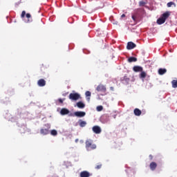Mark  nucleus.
I'll return each instance as SVG.
<instances>
[{
	"label": "nucleus",
	"instance_id": "f257e3e1",
	"mask_svg": "<svg viewBox=\"0 0 177 177\" xmlns=\"http://www.w3.org/2000/svg\"><path fill=\"white\" fill-rule=\"evenodd\" d=\"M86 149L87 151H91V150H95L96 149V145L93 144L92 140H86Z\"/></svg>",
	"mask_w": 177,
	"mask_h": 177
},
{
	"label": "nucleus",
	"instance_id": "f03ea898",
	"mask_svg": "<svg viewBox=\"0 0 177 177\" xmlns=\"http://www.w3.org/2000/svg\"><path fill=\"white\" fill-rule=\"evenodd\" d=\"M169 12H165L162 15V17H160L159 19L157 20V23L160 25L164 24L165 23V21L169 17Z\"/></svg>",
	"mask_w": 177,
	"mask_h": 177
},
{
	"label": "nucleus",
	"instance_id": "7ed1b4c3",
	"mask_svg": "<svg viewBox=\"0 0 177 177\" xmlns=\"http://www.w3.org/2000/svg\"><path fill=\"white\" fill-rule=\"evenodd\" d=\"M26 16V17L28 19V20L26 21V23H31V21H32V19H31V14L27 13L26 15V11L25 10L22 11L21 15V19H24V17Z\"/></svg>",
	"mask_w": 177,
	"mask_h": 177
},
{
	"label": "nucleus",
	"instance_id": "20e7f679",
	"mask_svg": "<svg viewBox=\"0 0 177 177\" xmlns=\"http://www.w3.org/2000/svg\"><path fill=\"white\" fill-rule=\"evenodd\" d=\"M70 100H78V99H80V97H81V95H80V94H78V93H70L69 96H68Z\"/></svg>",
	"mask_w": 177,
	"mask_h": 177
},
{
	"label": "nucleus",
	"instance_id": "39448f33",
	"mask_svg": "<svg viewBox=\"0 0 177 177\" xmlns=\"http://www.w3.org/2000/svg\"><path fill=\"white\" fill-rule=\"evenodd\" d=\"M96 91L97 92H106V86L103 84H99L96 88Z\"/></svg>",
	"mask_w": 177,
	"mask_h": 177
},
{
	"label": "nucleus",
	"instance_id": "423d86ee",
	"mask_svg": "<svg viewBox=\"0 0 177 177\" xmlns=\"http://www.w3.org/2000/svg\"><path fill=\"white\" fill-rule=\"evenodd\" d=\"M135 48H136V44H135L133 42L130 41L127 43V49H128V50H131Z\"/></svg>",
	"mask_w": 177,
	"mask_h": 177
},
{
	"label": "nucleus",
	"instance_id": "0eeeda50",
	"mask_svg": "<svg viewBox=\"0 0 177 177\" xmlns=\"http://www.w3.org/2000/svg\"><path fill=\"white\" fill-rule=\"evenodd\" d=\"M93 132H94V133L99 134L102 132V129H100V127L99 126H94L93 127Z\"/></svg>",
	"mask_w": 177,
	"mask_h": 177
},
{
	"label": "nucleus",
	"instance_id": "6e6552de",
	"mask_svg": "<svg viewBox=\"0 0 177 177\" xmlns=\"http://www.w3.org/2000/svg\"><path fill=\"white\" fill-rule=\"evenodd\" d=\"M37 85L38 86H45L46 85V81L44 79H40L37 81Z\"/></svg>",
	"mask_w": 177,
	"mask_h": 177
},
{
	"label": "nucleus",
	"instance_id": "1a4fd4ad",
	"mask_svg": "<svg viewBox=\"0 0 177 177\" xmlns=\"http://www.w3.org/2000/svg\"><path fill=\"white\" fill-rule=\"evenodd\" d=\"M86 114V113L84 111H76L74 113V115L76 117H80V118L85 117Z\"/></svg>",
	"mask_w": 177,
	"mask_h": 177
},
{
	"label": "nucleus",
	"instance_id": "9d476101",
	"mask_svg": "<svg viewBox=\"0 0 177 177\" xmlns=\"http://www.w3.org/2000/svg\"><path fill=\"white\" fill-rule=\"evenodd\" d=\"M92 176V174L87 171H83L80 172V177H89Z\"/></svg>",
	"mask_w": 177,
	"mask_h": 177
},
{
	"label": "nucleus",
	"instance_id": "9b49d317",
	"mask_svg": "<svg viewBox=\"0 0 177 177\" xmlns=\"http://www.w3.org/2000/svg\"><path fill=\"white\" fill-rule=\"evenodd\" d=\"M133 70L135 73H140L141 71H143V68L140 66H134Z\"/></svg>",
	"mask_w": 177,
	"mask_h": 177
},
{
	"label": "nucleus",
	"instance_id": "f8f14e48",
	"mask_svg": "<svg viewBox=\"0 0 177 177\" xmlns=\"http://www.w3.org/2000/svg\"><path fill=\"white\" fill-rule=\"evenodd\" d=\"M69 113H70V111L66 108H63L60 111V114L62 115H66V114H69Z\"/></svg>",
	"mask_w": 177,
	"mask_h": 177
},
{
	"label": "nucleus",
	"instance_id": "ddd939ff",
	"mask_svg": "<svg viewBox=\"0 0 177 177\" xmlns=\"http://www.w3.org/2000/svg\"><path fill=\"white\" fill-rule=\"evenodd\" d=\"M149 168L151 171H156V169L157 168V164L156 162H151L149 165Z\"/></svg>",
	"mask_w": 177,
	"mask_h": 177
},
{
	"label": "nucleus",
	"instance_id": "4468645a",
	"mask_svg": "<svg viewBox=\"0 0 177 177\" xmlns=\"http://www.w3.org/2000/svg\"><path fill=\"white\" fill-rule=\"evenodd\" d=\"M40 133L41 135H48V134H49V129H41Z\"/></svg>",
	"mask_w": 177,
	"mask_h": 177
},
{
	"label": "nucleus",
	"instance_id": "2eb2a0df",
	"mask_svg": "<svg viewBox=\"0 0 177 177\" xmlns=\"http://www.w3.org/2000/svg\"><path fill=\"white\" fill-rule=\"evenodd\" d=\"M133 112H134L135 115H136L137 117H139V115H142V111H140V109H139L138 108H136L134 109Z\"/></svg>",
	"mask_w": 177,
	"mask_h": 177
},
{
	"label": "nucleus",
	"instance_id": "dca6fc26",
	"mask_svg": "<svg viewBox=\"0 0 177 177\" xmlns=\"http://www.w3.org/2000/svg\"><path fill=\"white\" fill-rule=\"evenodd\" d=\"M77 106L79 109H84L85 108V104H84V102H77Z\"/></svg>",
	"mask_w": 177,
	"mask_h": 177
},
{
	"label": "nucleus",
	"instance_id": "f3484780",
	"mask_svg": "<svg viewBox=\"0 0 177 177\" xmlns=\"http://www.w3.org/2000/svg\"><path fill=\"white\" fill-rule=\"evenodd\" d=\"M165 73H167V69H165V68H159L158 74L160 75H164V74H165Z\"/></svg>",
	"mask_w": 177,
	"mask_h": 177
},
{
	"label": "nucleus",
	"instance_id": "a211bd4d",
	"mask_svg": "<svg viewBox=\"0 0 177 177\" xmlns=\"http://www.w3.org/2000/svg\"><path fill=\"white\" fill-rule=\"evenodd\" d=\"M135 62H138V59L135 57H131L128 59V62L129 63H133Z\"/></svg>",
	"mask_w": 177,
	"mask_h": 177
},
{
	"label": "nucleus",
	"instance_id": "6ab92c4d",
	"mask_svg": "<svg viewBox=\"0 0 177 177\" xmlns=\"http://www.w3.org/2000/svg\"><path fill=\"white\" fill-rule=\"evenodd\" d=\"M91 91H86L85 95L87 97L86 99H87L88 102H89L91 100Z\"/></svg>",
	"mask_w": 177,
	"mask_h": 177
},
{
	"label": "nucleus",
	"instance_id": "aec40b11",
	"mask_svg": "<svg viewBox=\"0 0 177 177\" xmlns=\"http://www.w3.org/2000/svg\"><path fill=\"white\" fill-rule=\"evenodd\" d=\"M79 125H80V127H81V128H84V127H85L86 125V122L82 121L80 120Z\"/></svg>",
	"mask_w": 177,
	"mask_h": 177
},
{
	"label": "nucleus",
	"instance_id": "412c9836",
	"mask_svg": "<svg viewBox=\"0 0 177 177\" xmlns=\"http://www.w3.org/2000/svg\"><path fill=\"white\" fill-rule=\"evenodd\" d=\"M171 85H172V88H177V80H172L171 81Z\"/></svg>",
	"mask_w": 177,
	"mask_h": 177
},
{
	"label": "nucleus",
	"instance_id": "4be33fe9",
	"mask_svg": "<svg viewBox=\"0 0 177 177\" xmlns=\"http://www.w3.org/2000/svg\"><path fill=\"white\" fill-rule=\"evenodd\" d=\"M131 18L133 21H136V19H138V12L133 14Z\"/></svg>",
	"mask_w": 177,
	"mask_h": 177
},
{
	"label": "nucleus",
	"instance_id": "5701e85b",
	"mask_svg": "<svg viewBox=\"0 0 177 177\" xmlns=\"http://www.w3.org/2000/svg\"><path fill=\"white\" fill-rule=\"evenodd\" d=\"M50 135H52L53 136H57V131H56L55 129L51 130Z\"/></svg>",
	"mask_w": 177,
	"mask_h": 177
},
{
	"label": "nucleus",
	"instance_id": "b1692460",
	"mask_svg": "<svg viewBox=\"0 0 177 177\" xmlns=\"http://www.w3.org/2000/svg\"><path fill=\"white\" fill-rule=\"evenodd\" d=\"M140 73H141L140 74V78H146L147 74L145 73V72L142 71Z\"/></svg>",
	"mask_w": 177,
	"mask_h": 177
},
{
	"label": "nucleus",
	"instance_id": "393cba45",
	"mask_svg": "<svg viewBox=\"0 0 177 177\" xmlns=\"http://www.w3.org/2000/svg\"><path fill=\"white\" fill-rule=\"evenodd\" d=\"M145 5H146V2H145L144 1H140L139 2V6H145Z\"/></svg>",
	"mask_w": 177,
	"mask_h": 177
},
{
	"label": "nucleus",
	"instance_id": "a878e982",
	"mask_svg": "<svg viewBox=\"0 0 177 177\" xmlns=\"http://www.w3.org/2000/svg\"><path fill=\"white\" fill-rule=\"evenodd\" d=\"M103 110V106H97V111H102Z\"/></svg>",
	"mask_w": 177,
	"mask_h": 177
},
{
	"label": "nucleus",
	"instance_id": "bb28decb",
	"mask_svg": "<svg viewBox=\"0 0 177 177\" xmlns=\"http://www.w3.org/2000/svg\"><path fill=\"white\" fill-rule=\"evenodd\" d=\"M174 2H172V1H170V2H169V3H167V8H171V6H172V5H174Z\"/></svg>",
	"mask_w": 177,
	"mask_h": 177
},
{
	"label": "nucleus",
	"instance_id": "cd10ccee",
	"mask_svg": "<svg viewBox=\"0 0 177 177\" xmlns=\"http://www.w3.org/2000/svg\"><path fill=\"white\" fill-rule=\"evenodd\" d=\"M102 168V164H98L95 166V169H100Z\"/></svg>",
	"mask_w": 177,
	"mask_h": 177
},
{
	"label": "nucleus",
	"instance_id": "c85d7f7f",
	"mask_svg": "<svg viewBox=\"0 0 177 177\" xmlns=\"http://www.w3.org/2000/svg\"><path fill=\"white\" fill-rule=\"evenodd\" d=\"M58 102H59V103H63V100L62 98L58 99Z\"/></svg>",
	"mask_w": 177,
	"mask_h": 177
},
{
	"label": "nucleus",
	"instance_id": "c756f323",
	"mask_svg": "<svg viewBox=\"0 0 177 177\" xmlns=\"http://www.w3.org/2000/svg\"><path fill=\"white\" fill-rule=\"evenodd\" d=\"M121 17L122 18V17H125V14H122V15H121Z\"/></svg>",
	"mask_w": 177,
	"mask_h": 177
},
{
	"label": "nucleus",
	"instance_id": "7c9ffc66",
	"mask_svg": "<svg viewBox=\"0 0 177 177\" xmlns=\"http://www.w3.org/2000/svg\"><path fill=\"white\" fill-rule=\"evenodd\" d=\"M77 142H78V139H76L75 142L77 143Z\"/></svg>",
	"mask_w": 177,
	"mask_h": 177
},
{
	"label": "nucleus",
	"instance_id": "2f4dec72",
	"mask_svg": "<svg viewBox=\"0 0 177 177\" xmlns=\"http://www.w3.org/2000/svg\"><path fill=\"white\" fill-rule=\"evenodd\" d=\"M111 89L113 91V87H111Z\"/></svg>",
	"mask_w": 177,
	"mask_h": 177
},
{
	"label": "nucleus",
	"instance_id": "473e14b6",
	"mask_svg": "<svg viewBox=\"0 0 177 177\" xmlns=\"http://www.w3.org/2000/svg\"><path fill=\"white\" fill-rule=\"evenodd\" d=\"M149 157L152 158L153 156H151V155H150Z\"/></svg>",
	"mask_w": 177,
	"mask_h": 177
},
{
	"label": "nucleus",
	"instance_id": "72a5a7b5",
	"mask_svg": "<svg viewBox=\"0 0 177 177\" xmlns=\"http://www.w3.org/2000/svg\"><path fill=\"white\" fill-rule=\"evenodd\" d=\"M104 117H105V118H107V116H104Z\"/></svg>",
	"mask_w": 177,
	"mask_h": 177
}]
</instances>
